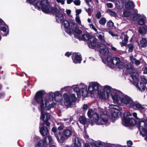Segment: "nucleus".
<instances>
[{"instance_id":"48","label":"nucleus","mask_w":147,"mask_h":147,"mask_svg":"<svg viewBox=\"0 0 147 147\" xmlns=\"http://www.w3.org/2000/svg\"><path fill=\"white\" fill-rule=\"evenodd\" d=\"M49 97L50 99H52V100L54 99V97L53 96V93L52 92H50L48 94Z\"/></svg>"},{"instance_id":"22","label":"nucleus","mask_w":147,"mask_h":147,"mask_svg":"<svg viewBox=\"0 0 147 147\" xmlns=\"http://www.w3.org/2000/svg\"><path fill=\"white\" fill-rule=\"evenodd\" d=\"M40 131L42 136H45L47 135L49 133V131L47 127L43 126L40 128Z\"/></svg>"},{"instance_id":"20","label":"nucleus","mask_w":147,"mask_h":147,"mask_svg":"<svg viewBox=\"0 0 147 147\" xmlns=\"http://www.w3.org/2000/svg\"><path fill=\"white\" fill-rule=\"evenodd\" d=\"M100 119L104 123H107L109 120V117L107 112L104 111L100 113Z\"/></svg>"},{"instance_id":"54","label":"nucleus","mask_w":147,"mask_h":147,"mask_svg":"<svg viewBox=\"0 0 147 147\" xmlns=\"http://www.w3.org/2000/svg\"><path fill=\"white\" fill-rule=\"evenodd\" d=\"M127 143L128 146H131L133 144L131 140L127 141Z\"/></svg>"},{"instance_id":"33","label":"nucleus","mask_w":147,"mask_h":147,"mask_svg":"<svg viewBox=\"0 0 147 147\" xmlns=\"http://www.w3.org/2000/svg\"><path fill=\"white\" fill-rule=\"evenodd\" d=\"M121 3H123V0H119L116 1L115 3L116 7L118 9H121L123 7L121 4Z\"/></svg>"},{"instance_id":"44","label":"nucleus","mask_w":147,"mask_h":147,"mask_svg":"<svg viewBox=\"0 0 147 147\" xmlns=\"http://www.w3.org/2000/svg\"><path fill=\"white\" fill-rule=\"evenodd\" d=\"M98 38L102 42H105V40L104 37V36H102L101 34H99L98 36Z\"/></svg>"},{"instance_id":"19","label":"nucleus","mask_w":147,"mask_h":147,"mask_svg":"<svg viewBox=\"0 0 147 147\" xmlns=\"http://www.w3.org/2000/svg\"><path fill=\"white\" fill-rule=\"evenodd\" d=\"M97 39L94 37H91L88 41V45L89 47L91 48L96 46Z\"/></svg>"},{"instance_id":"13","label":"nucleus","mask_w":147,"mask_h":147,"mask_svg":"<svg viewBox=\"0 0 147 147\" xmlns=\"http://www.w3.org/2000/svg\"><path fill=\"white\" fill-rule=\"evenodd\" d=\"M122 123L123 125L125 126L129 125H133L135 123V119L133 118H129L128 117H124L122 120Z\"/></svg>"},{"instance_id":"1","label":"nucleus","mask_w":147,"mask_h":147,"mask_svg":"<svg viewBox=\"0 0 147 147\" xmlns=\"http://www.w3.org/2000/svg\"><path fill=\"white\" fill-rule=\"evenodd\" d=\"M36 8L38 10L41 9L46 13H51L56 16L57 21L59 23L64 19V12L61 10L58 9L56 7L53 8L50 5L48 0H42L38 2L35 5Z\"/></svg>"},{"instance_id":"24","label":"nucleus","mask_w":147,"mask_h":147,"mask_svg":"<svg viewBox=\"0 0 147 147\" xmlns=\"http://www.w3.org/2000/svg\"><path fill=\"white\" fill-rule=\"evenodd\" d=\"M91 37H90L89 35L87 34H82L81 36H79V39L80 40H88V41L90 38Z\"/></svg>"},{"instance_id":"49","label":"nucleus","mask_w":147,"mask_h":147,"mask_svg":"<svg viewBox=\"0 0 147 147\" xmlns=\"http://www.w3.org/2000/svg\"><path fill=\"white\" fill-rule=\"evenodd\" d=\"M74 3L77 6L80 5V0H75Z\"/></svg>"},{"instance_id":"7","label":"nucleus","mask_w":147,"mask_h":147,"mask_svg":"<svg viewBox=\"0 0 147 147\" xmlns=\"http://www.w3.org/2000/svg\"><path fill=\"white\" fill-rule=\"evenodd\" d=\"M114 90H116L113 89L110 86H104V91L103 92L98 91V94L101 98L105 99H108L109 96V93L111 92V95Z\"/></svg>"},{"instance_id":"43","label":"nucleus","mask_w":147,"mask_h":147,"mask_svg":"<svg viewBox=\"0 0 147 147\" xmlns=\"http://www.w3.org/2000/svg\"><path fill=\"white\" fill-rule=\"evenodd\" d=\"M47 138L49 141V143L50 144H53V140L52 138L50 136H47L46 138H45L44 140H46V139Z\"/></svg>"},{"instance_id":"40","label":"nucleus","mask_w":147,"mask_h":147,"mask_svg":"<svg viewBox=\"0 0 147 147\" xmlns=\"http://www.w3.org/2000/svg\"><path fill=\"white\" fill-rule=\"evenodd\" d=\"M60 96H61L60 94L57 91L55 92L54 94V98L55 100L57 101H60V100H59V99L57 98V97H59Z\"/></svg>"},{"instance_id":"41","label":"nucleus","mask_w":147,"mask_h":147,"mask_svg":"<svg viewBox=\"0 0 147 147\" xmlns=\"http://www.w3.org/2000/svg\"><path fill=\"white\" fill-rule=\"evenodd\" d=\"M139 16L138 14H133L130 16L131 19L133 20H136L139 18Z\"/></svg>"},{"instance_id":"52","label":"nucleus","mask_w":147,"mask_h":147,"mask_svg":"<svg viewBox=\"0 0 147 147\" xmlns=\"http://www.w3.org/2000/svg\"><path fill=\"white\" fill-rule=\"evenodd\" d=\"M96 17L97 19H99L101 17V14L100 12H98L96 15Z\"/></svg>"},{"instance_id":"9","label":"nucleus","mask_w":147,"mask_h":147,"mask_svg":"<svg viewBox=\"0 0 147 147\" xmlns=\"http://www.w3.org/2000/svg\"><path fill=\"white\" fill-rule=\"evenodd\" d=\"M65 105L66 106H70L72 103L74 102L76 99L75 94H71L69 96L66 94L64 95Z\"/></svg>"},{"instance_id":"25","label":"nucleus","mask_w":147,"mask_h":147,"mask_svg":"<svg viewBox=\"0 0 147 147\" xmlns=\"http://www.w3.org/2000/svg\"><path fill=\"white\" fill-rule=\"evenodd\" d=\"M139 32L142 34H144L147 32V26H144L143 27H140L139 28Z\"/></svg>"},{"instance_id":"55","label":"nucleus","mask_w":147,"mask_h":147,"mask_svg":"<svg viewBox=\"0 0 147 147\" xmlns=\"http://www.w3.org/2000/svg\"><path fill=\"white\" fill-rule=\"evenodd\" d=\"M90 27L91 28L94 30L95 31L97 32V29L92 24H90Z\"/></svg>"},{"instance_id":"16","label":"nucleus","mask_w":147,"mask_h":147,"mask_svg":"<svg viewBox=\"0 0 147 147\" xmlns=\"http://www.w3.org/2000/svg\"><path fill=\"white\" fill-rule=\"evenodd\" d=\"M123 3L125 5V9L127 10H131L134 7V4L131 0H123Z\"/></svg>"},{"instance_id":"62","label":"nucleus","mask_w":147,"mask_h":147,"mask_svg":"<svg viewBox=\"0 0 147 147\" xmlns=\"http://www.w3.org/2000/svg\"><path fill=\"white\" fill-rule=\"evenodd\" d=\"M57 128L56 127H54L52 128V131L54 133H56L57 131Z\"/></svg>"},{"instance_id":"35","label":"nucleus","mask_w":147,"mask_h":147,"mask_svg":"<svg viewBox=\"0 0 147 147\" xmlns=\"http://www.w3.org/2000/svg\"><path fill=\"white\" fill-rule=\"evenodd\" d=\"M106 145V143L100 141L96 142L95 145L96 147H104Z\"/></svg>"},{"instance_id":"15","label":"nucleus","mask_w":147,"mask_h":147,"mask_svg":"<svg viewBox=\"0 0 147 147\" xmlns=\"http://www.w3.org/2000/svg\"><path fill=\"white\" fill-rule=\"evenodd\" d=\"M100 52L101 54L104 56H106L109 53V49L106 46L103 44H101L98 46Z\"/></svg>"},{"instance_id":"42","label":"nucleus","mask_w":147,"mask_h":147,"mask_svg":"<svg viewBox=\"0 0 147 147\" xmlns=\"http://www.w3.org/2000/svg\"><path fill=\"white\" fill-rule=\"evenodd\" d=\"M80 123L83 124H84L86 122V119L85 117L82 116L79 119Z\"/></svg>"},{"instance_id":"58","label":"nucleus","mask_w":147,"mask_h":147,"mask_svg":"<svg viewBox=\"0 0 147 147\" xmlns=\"http://www.w3.org/2000/svg\"><path fill=\"white\" fill-rule=\"evenodd\" d=\"M128 36H127L125 35L123 41L126 43L128 41Z\"/></svg>"},{"instance_id":"46","label":"nucleus","mask_w":147,"mask_h":147,"mask_svg":"<svg viewBox=\"0 0 147 147\" xmlns=\"http://www.w3.org/2000/svg\"><path fill=\"white\" fill-rule=\"evenodd\" d=\"M76 22L79 24L81 25V21L80 19L79 15H77L76 18Z\"/></svg>"},{"instance_id":"63","label":"nucleus","mask_w":147,"mask_h":147,"mask_svg":"<svg viewBox=\"0 0 147 147\" xmlns=\"http://www.w3.org/2000/svg\"><path fill=\"white\" fill-rule=\"evenodd\" d=\"M71 55V53H69V52H67L65 54V56H67V57H69L70 55Z\"/></svg>"},{"instance_id":"12","label":"nucleus","mask_w":147,"mask_h":147,"mask_svg":"<svg viewBox=\"0 0 147 147\" xmlns=\"http://www.w3.org/2000/svg\"><path fill=\"white\" fill-rule=\"evenodd\" d=\"M41 119L44 122V124L46 125L47 126H49L50 123L48 121V120L50 119V114L46 112H43V111H41Z\"/></svg>"},{"instance_id":"36","label":"nucleus","mask_w":147,"mask_h":147,"mask_svg":"<svg viewBox=\"0 0 147 147\" xmlns=\"http://www.w3.org/2000/svg\"><path fill=\"white\" fill-rule=\"evenodd\" d=\"M69 22L67 20H63L62 22V26L65 28L69 27Z\"/></svg>"},{"instance_id":"45","label":"nucleus","mask_w":147,"mask_h":147,"mask_svg":"<svg viewBox=\"0 0 147 147\" xmlns=\"http://www.w3.org/2000/svg\"><path fill=\"white\" fill-rule=\"evenodd\" d=\"M113 26L114 23L111 20H109L107 24V26L108 27H112Z\"/></svg>"},{"instance_id":"10","label":"nucleus","mask_w":147,"mask_h":147,"mask_svg":"<svg viewBox=\"0 0 147 147\" xmlns=\"http://www.w3.org/2000/svg\"><path fill=\"white\" fill-rule=\"evenodd\" d=\"M87 115L88 117L91 119L92 118L94 121L97 124L102 125V123L98 122L99 119V116L98 114L94 112L92 109H89Z\"/></svg>"},{"instance_id":"28","label":"nucleus","mask_w":147,"mask_h":147,"mask_svg":"<svg viewBox=\"0 0 147 147\" xmlns=\"http://www.w3.org/2000/svg\"><path fill=\"white\" fill-rule=\"evenodd\" d=\"M46 143L45 140H40L35 144V147H43L44 144Z\"/></svg>"},{"instance_id":"3","label":"nucleus","mask_w":147,"mask_h":147,"mask_svg":"<svg viewBox=\"0 0 147 147\" xmlns=\"http://www.w3.org/2000/svg\"><path fill=\"white\" fill-rule=\"evenodd\" d=\"M45 93L44 90L38 91L36 93L35 97L36 102L40 105L39 110L41 111L49 110L53 108L55 105V103L51 102L47 99L43 98L42 96Z\"/></svg>"},{"instance_id":"64","label":"nucleus","mask_w":147,"mask_h":147,"mask_svg":"<svg viewBox=\"0 0 147 147\" xmlns=\"http://www.w3.org/2000/svg\"><path fill=\"white\" fill-rule=\"evenodd\" d=\"M64 127L63 126V125H61L58 127V129L59 130H61L64 128Z\"/></svg>"},{"instance_id":"47","label":"nucleus","mask_w":147,"mask_h":147,"mask_svg":"<svg viewBox=\"0 0 147 147\" xmlns=\"http://www.w3.org/2000/svg\"><path fill=\"white\" fill-rule=\"evenodd\" d=\"M128 47L129 48V51L132 52L133 50V45L131 44H129L128 45Z\"/></svg>"},{"instance_id":"6","label":"nucleus","mask_w":147,"mask_h":147,"mask_svg":"<svg viewBox=\"0 0 147 147\" xmlns=\"http://www.w3.org/2000/svg\"><path fill=\"white\" fill-rule=\"evenodd\" d=\"M105 60L109 64L112 65L114 66H115L119 69L123 68L125 66L124 62L121 61L118 57L111 58L108 57Z\"/></svg>"},{"instance_id":"21","label":"nucleus","mask_w":147,"mask_h":147,"mask_svg":"<svg viewBox=\"0 0 147 147\" xmlns=\"http://www.w3.org/2000/svg\"><path fill=\"white\" fill-rule=\"evenodd\" d=\"M73 62L75 63H80L81 61V57L80 55L75 54L72 56Z\"/></svg>"},{"instance_id":"32","label":"nucleus","mask_w":147,"mask_h":147,"mask_svg":"<svg viewBox=\"0 0 147 147\" xmlns=\"http://www.w3.org/2000/svg\"><path fill=\"white\" fill-rule=\"evenodd\" d=\"M141 47H144L147 45V40L146 38H142L140 41Z\"/></svg>"},{"instance_id":"18","label":"nucleus","mask_w":147,"mask_h":147,"mask_svg":"<svg viewBox=\"0 0 147 147\" xmlns=\"http://www.w3.org/2000/svg\"><path fill=\"white\" fill-rule=\"evenodd\" d=\"M79 87L81 88L80 91L81 95L84 97L86 96L88 92L87 89V86L85 85L81 84L79 85Z\"/></svg>"},{"instance_id":"59","label":"nucleus","mask_w":147,"mask_h":147,"mask_svg":"<svg viewBox=\"0 0 147 147\" xmlns=\"http://www.w3.org/2000/svg\"><path fill=\"white\" fill-rule=\"evenodd\" d=\"M0 30L3 32H5L7 30V29L5 27H2L0 28Z\"/></svg>"},{"instance_id":"26","label":"nucleus","mask_w":147,"mask_h":147,"mask_svg":"<svg viewBox=\"0 0 147 147\" xmlns=\"http://www.w3.org/2000/svg\"><path fill=\"white\" fill-rule=\"evenodd\" d=\"M72 87H73V88H74V90L76 92L78 97H80L81 96V93L80 91L81 88L79 87V85L78 86L74 85L72 86Z\"/></svg>"},{"instance_id":"39","label":"nucleus","mask_w":147,"mask_h":147,"mask_svg":"<svg viewBox=\"0 0 147 147\" xmlns=\"http://www.w3.org/2000/svg\"><path fill=\"white\" fill-rule=\"evenodd\" d=\"M106 22V19L104 17H102L99 20V23L100 25H104L105 24Z\"/></svg>"},{"instance_id":"31","label":"nucleus","mask_w":147,"mask_h":147,"mask_svg":"<svg viewBox=\"0 0 147 147\" xmlns=\"http://www.w3.org/2000/svg\"><path fill=\"white\" fill-rule=\"evenodd\" d=\"M92 86L95 91H98L99 88L100 87V86L99 84L96 82H94L92 83Z\"/></svg>"},{"instance_id":"30","label":"nucleus","mask_w":147,"mask_h":147,"mask_svg":"<svg viewBox=\"0 0 147 147\" xmlns=\"http://www.w3.org/2000/svg\"><path fill=\"white\" fill-rule=\"evenodd\" d=\"M109 107L110 109H114L118 111H120L122 109L121 107L119 106L114 105L112 104L109 105Z\"/></svg>"},{"instance_id":"14","label":"nucleus","mask_w":147,"mask_h":147,"mask_svg":"<svg viewBox=\"0 0 147 147\" xmlns=\"http://www.w3.org/2000/svg\"><path fill=\"white\" fill-rule=\"evenodd\" d=\"M72 141L74 147H81L82 143L81 140L76 134H74L73 135Z\"/></svg>"},{"instance_id":"5","label":"nucleus","mask_w":147,"mask_h":147,"mask_svg":"<svg viewBox=\"0 0 147 147\" xmlns=\"http://www.w3.org/2000/svg\"><path fill=\"white\" fill-rule=\"evenodd\" d=\"M76 133L73 131L68 129L64 130L62 134H59L58 135L55 134V136L57 140L60 143H63L65 142L66 139L70 137L71 135H73Z\"/></svg>"},{"instance_id":"17","label":"nucleus","mask_w":147,"mask_h":147,"mask_svg":"<svg viewBox=\"0 0 147 147\" xmlns=\"http://www.w3.org/2000/svg\"><path fill=\"white\" fill-rule=\"evenodd\" d=\"M69 24V28L66 30L65 31L69 34H71L74 31V29L77 26V24L72 20L70 21Z\"/></svg>"},{"instance_id":"56","label":"nucleus","mask_w":147,"mask_h":147,"mask_svg":"<svg viewBox=\"0 0 147 147\" xmlns=\"http://www.w3.org/2000/svg\"><path fill=\"white\" fill-rule=\"evenodd\" d=\"M57 1L62 5H63L65 3V1L63 0H56Z\"/></svg>"},{"instance_id":"61","label":"nucleus","mask_w":147,"mask_h":147,"mask_svg":"<svg viewBox=\"0 0 147 147\" xmlns=\"http://www.w3.org/2000/svg\"><path fill=\"white\" fill-rule=\"evenodd\" d=\"M109 33L113 36H116V35L115 34H114L113 32L111 31H109Z\"/></svg>"},{"instance_id":"34","label":"nucleus","mask_w":147,"mask_h":147,"mask_svg":"<svg viewBox=\"0 0 147 147\" xmlns=\"http://www.w3.org/2000/svg\"><path fill=\"white\" fill-rule=\"evenodd\" d=\"M131 14V12L129 10H127L125 9L123 11V15L125 17H128L130 16Z\"/></svg>"},{"instance_id":"57","label":"nucleus","mask_w":147,"mask_h":147,"mask_svg":"<svg viewBox=\"0 0 147 147\" xmlns=\"http://www.w3.org/2000/svg\"><path fill=\"white\" fill-rule=\"evenodd\" d=\"M82 11L81 9H76V16L77 15H79V14H80L81 12Z\"/></svg>"},{"instance_id":"38","label":"nucleus","mask_w":147,"mask_h":147,"mask_svg":"<svg viewBox=\"0 0 147 147\" xmlns=\"http://www.w3.org/2000/svg\"><path fill=\"white\" fill-rule=\"evenodd\" d=\"M107 11L109 14L112 16L116 17L117 16V14L116 13L112 11L111 10L109 9H107Z\"/></svg>"},{"instance_id":"8","label":"nucleus","mask_w":147,"mask_h":147,"mask_svg":"<svg viewBox=\"0 0 147 147\" xmlns=\"http://www.w3.org/2000/svg\"><path fill=\"white\" fill-rule=\"evenodd\" d=\"M147 124V118L145 121H141L138 123V127L140 134L142 136L144 137L145 140H147V128L146 129Z\"/></svg>"},{"instance_id":"53","label":"nucleus","mask_w":147,"mask_h":147,"mask_svg":"<svg viewBox=\"0 0 147 147\" xmlns=\"http://www.w3.org/2000/svg\"><path fill=\"white\" fill-rule=\"evenodd\" d=\"M106 5L108 8H112L113 5L111 3H108L106 4Z\"/></svg>"},{"instance_id":"37","label":"nucleus","mask_w":147,"mask_h":147,"mask_svg":"<svg viewBox=\"0 0 147 147\" xmlns=\"http://www.w3.org/2000/svg\"><path fill=\"white\" fill-rule=\"evenodd\" d=\"M88 90L89 93L92 94L95 91L93 87L92 86V83L90 84L88 87Z\"/></svg>"},{"instance_id":"60","label":"nucleus","mask_w":147,"mask_h":147,"mask_svg":"<svg viewBox=\"0 0 147 147\" xmlns=\"http://www.w3.org/2000/svg\"><path fill=\"white\" fill-rule=\"evenodd\" d=\"M120 44L121 47H123L124 46H125L126 45V43L123 41L121 42H120Z\"/></svg>"},{"instance_id":"23","label":"nucleus","mask_w":147,"mask_h":147,"mask_svg":"<svg viewBox=\"0 0 147 147\" xmlns=\"http://www.w3.org/2000/svg\"><path fill=\"white\" fill-rule=\"evenodd\" d=\"M131 62L136 65H138L141 63V62L134 58L133 56H130V57Z\"/></svg>"},{"instance_id":"4","label":"nucleus","mask_w":147,"mask_h":147,"mask_svg":"<svg viewBox=\"0 0 147 147\" xmlns=\"http://www.w3.org/2000/svg\"><path fill=\"white\" fill-rule=\"evenodd\" d=\"M127 71L130 74L132 80H130V81L135 85L136 87L140 91H142L145 90V87L143 84L141 82L138 83V74L135 72V70L133 67L130 63H128L126 66Z\"/></svg>"},{"instance_id":"2","label":"nucleus","mask_w":147,"mask_h":147,"mask_svg":"<svg viewBox=\"0 0 147 147\" xmlns=\"http://www.w3.org/2000/svg\"><path fill=\"white\" fill-rule=\"evenodd\" d=\"M111 97L115 102L121 105H125L127 107L130 108L133 100L131 97L117 90L114 91Z\"/></svg>"},{"instance_id":"27","label":"nucleus","mask_w":147,"mask_h":147,"mask_svg":"<svg viewBox=\"0 0 147 147\" xmlns=\"http://www.w3.org/2000/svg\"><path fill=\"white\" fill-rule=\"evenodd\" d=\"M75 32L76 34L75 35V37L77 38H79V36H81L82 34V31L81 30L79 29L78 28H76L75 30Z\"/></svg>"},{"instance_id":"50","label":"nucleus","mask_w":147,"mask_h":147,"mask_svg":"<svg viewBox=\"0 0 147 147\" xmlns=\"http://www.w3.org/2000/svg\"><path fill=\"white\" fill-rule=\"evenodd\" d=\"M141 80L143 82L144 84H147V80L146 79L144 76H142L141 77Z\"/></svg>"},{"instance_id":"51","label":"nucleus","mask_w":147,"mask_h":147,"mask_svg":"<svg viewBox=\"0 0 147 147\" xmlns=\"http://www.w3.org/2000/svg\"><path fill=\"white\" fill-rule=\"evenodd\" d=\"M63 119L64 121H67L68 123L69 124L72 121V119L70 118L68 119L64 118Z\"/></svg>"},{"instance_id":"29","label":"nucleus","mask_w":147,"mask_h":147,"mask_svg":"<svg viewBox=\"0 0 147 147\" xmlns=\"http://www.w3.org/2000/svg\"><path fill=\"white\" fill-rule=\"evenodd\" d=\"M146 19V18L145 16H143L139 20L138 24L141 25H144L145 23Z\"/></svg>"},{"instance_id":"11","label":"nucleus","mask_w":147,"mask_h":147,"mask_svg":"<svg viewBox=\"0 0 147 147\" xmlns=\"http://www.w3.org/2000/svg\"><path fill=\"white\" fill-rule=\"evenodd\" d=\"M132 108L138 109L142 113H143L146 110V108L144 106L141 105L138 102H134L133 100L130 106V108Z\"/></svg>"}]
</instances>
